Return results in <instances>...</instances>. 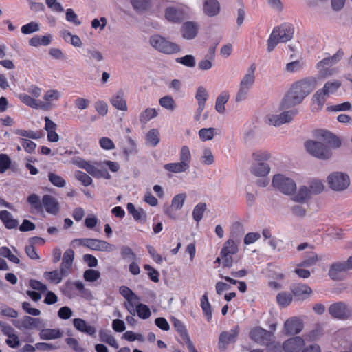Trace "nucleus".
Here are the masks:
<instances>
[{
    "instance_id": "nucleus-1",
    "label": "nucleus",
    "mask_w": 352,
    "mask_h": 352,
    "mask_svg": "<svg viewBox=\"0 0 352 352\" xmlns=\"http://www.w3.org/2000/svg\"><path fill=\"white\" fill-rule=\"evenodd\" d=\"M316 86V80L314 78H306L294 82L283 98L280 107L287 109L300 104Z\"/></svg>"
},
{
    "instance_id": "nucleus-2",
    "label": "nucleus",
    "mask_w": 352,
    "mask_h": 352,
    "mask_svg": "<svg viewBox=\"0 0 352 352\" xmlns=\"http://www.w3.org/2000/svg\"><path fill=\"white\" fill-rule=\"evenodd\" d=\"M294 27L290 23H283L274 28L267 40V51L272 52L279 42H287L293 38Z\"/></svg>"
},
{
    "instance_id": "nucleus-3",
    "label": "nucleus",
    "mask_w": 352,
    "mask_h": 352,
    "mask_svg": "<svg viewBox=\"0 0 352 352\" xmlns=\"http://www.w3.org/2000/svg\"><path fill=\"white\" fill-rule=\"evenodd\" d=\"M255 64L251 65V66L248 69L247 73L241 80L239 89L235 98V101L236 102H242L247 98L248 94L255 81Z\"/></svg>"
},
{
    "instance_id": "nucleus-4",
    "label": "nucleus",
    "mask_w": 352,
    "mask_h": 352,
    "mask_svg": "<svg viewBox=\"0 0 352 352\" xmlns=\"http://www.w3.org/2000/svg\"><path fill=\"white\" fill-rule=\"evenodd\" d=\"M149 43L156 50L164 54H175L179 52L181 50L177 44L166 40L159 34L151 36Z\"/></svg>"
},
{
    "instance_id": "nucleus-5",
    "label": "nucleus",
    "mask_w": 352,
    "mask_h": 352,
    "mask_svg": "<svg viewBox=\"0 0 352 352\" xmlns=\"http://www.w3.org/2000/svg\"><path fill=\"white\" fill-rule=\"evenodd\" d=\"M305 146L310 155L318 159L326 160L332 156L330 148L322 142L308 140L305 142Z\"/></svg>"
},
{
    "instance_id": "nucleus-6",
    "label": "nucleus",
    "mask_w": 352,
    "mask_h": 352,
    "mask_svg": "<svg viewBox=\"0 0 352 352\" xmlns=\"http://www.w3.org/2000/svg\"><path fill=\"white\" fill-rule=\"evenodd\" d=\"M272 186L285 195H291L296 190V184L292 179L283 174H276L273 177Z\"/></svg>"
},
{
    "instance_id": "nucleus-7",
    "label": "nucleus",
    "mask_w": 352,
    "mask_h": 352,
    "mask_svg": "<svg viewBox=\"0 0 352 352\" xmlns=\"http://www.w3.org/2000/svg\"><path fill=\"white\" fill-rule=\"evenodd\" d=\"M327 184L334 191H343L350 185V179L347 174L342 172H333L327 179Z\"/></svg>"
},
{
    "instance_id": "nucleus-8",
    "label": "nucleus",
    "mask_w": 352,
    "mask_h": 352,
    "mask_svg": "<svg viewBox=\"0 0 352 352\" xmlns=\"http://www.w3.org/2000/svg\"><path fill=\"white\" fill-rule=\"evenodd\" d=\"M329 312L333 318L340 320H346L352 318V307L341 301L331 305Z\"/></svg>"
},
{
    "instance_id": "nucleus-9",
    "label": "nucleus",
    "mask_w": 352,
    "mask_h": 352,
    "mask_svg": "<svg viewBox=\"0 0 352 352\" xmlns=\"http://www.w3.org/2000/svg\"><path fill=\"white\" fill-rule=\"evenodd\" d=\"M298 113L297 109L285 111L279 115L269 114L265 117V122L267 124L278 126L283 124L291 122L294 116Z\"/></svg>"
},
{
    "instance_id": "nucleus-10",
    "label": "nucleus",
    "mask_w": 352,
    "mask_h": 352,
    "mask_svg": "<svg viewBox=\"0 0 352 352\" xmlns=\"http://www.w3.org/2000/svg\"><path fill=\"white\" fill-rule=\"evenodd\" d=\"M252 340L258 344L267 346L273 340V333L261 327H256L250 332Z\"/></svg>"
},
{
    "instance_id": "nucleus-11",
    "label": "nucleus",
    "mask_w": 352,
    "mask_h": 352,
    "mask_svg": "<svg viewBox=\"0 0 352 352\" xmlns=\"http://www.w3.org/2000/svg\"><path fill=\"white\" fill-rule=\"evenodd\" d=\"M51 214L56 215L60 211V204L58 200L50 195H45L42 198V207Z\"/></svg>"
},
{
    "instance_id": "nucleus-12",
    "label": "nucleus",
    "mask_w": 352,
    "mask_h": 352,
    "mask_svg": "<svg viewBox=\"0 0 352 352\" xmlns=\"http://www.w3.org/2000/svg\"><path fill=\"white\" fill-rule=\"evenodd\" d=\"M290 290L299 300H304L312 293L311 288L306 284L294 283L290 286Z\"/></svg>"
},
{
    "instance_id": "nucleus-13",
    "label": "nucleus",
    "mask_w": 352,
    "mask_h": 352,
    "mask_svg": "<svg viewBox=\"0 0 352 352\" xmlns=\"http://www.w3.org/2000/svg\"><path fill=\"white\" fill-rule=\"evenodd\" d=\"M348 270L344 261H336L330 265L328 275L333 280H341L343 279L342 273Z\"/></svg>"
},
{
    "instance_id": "nucleus-14",
    "label": "nucleus",
    "mask_w": 352,
    "mask_h": 352,
    "mask_svg": "<svg viewBox=\"0 0 352 352\" xmlns=\"http://www.w3.org/2000/svg\"><path fill=\"white\" fill-rule=\"evenodd\" d=\"M305 345V340L300 336L291 338L283 345L285 352H299Z\"/></svg>"
},
{
    "instance_id": "nucleus-15",
    "label": "nucleus",
    "mask_w": 352,
    "mask_h": 352,
    "mask_svg": "<svg viewBox=\"0 0 352 352\" xmlns=\"http://www.w3.org/2000/svg\"><path fill=\"white\" fill-rule=\"evenodd\" d=\"M284 326L286 333L289 335L297 334L303 329L302 321L296 317L287 320Z\"/></svg>"
},
{
    "instance_id": "nucleus-16",
    "label": "nucleus",
    "mask_w": 352,
    "mask_h": 352,
    "mask_svg": "<svg viewBox=\"0 0 352 352\" xmlns=\"http://www.w3.org/2000/svg\"><path fill=\"white\" fill-rule=\"evenodd\" d=\"M41 323L40 318L25 316L21 320L14 321V325L19 329H31L38 327Z\"/></svg>"
},
{
    "instance_id": "nucleus-17",
    "label": "nucleus",
    "mask_w": 352,
    "mask_h": 352,
    "mask_svg": "<svg viewBox=\"0 0 352 352\" xmlns=\"http://www.w3.org/2000/svg\"><path fill=\"white\" fill-rule=\"evenodd\" d=\"M238 333V326H236V327L229 331H223L219 336V347L225 349L229 343L235 342Z\"/></svg>"
},
{
    "instance_id": "nucleus-18",
    "label": "nucleus",
    "mask_w": 352,
    "mask_h": 352,
    "mask_svg": "<svg viewBox=\"0 0 352 352\" xmlns=\"http://www.w3.org/2000/svg\"><path fill=\"white\" fill-rule=\"evenodd\" d=\"M198 25L192 21L185 22L181 28L182 36L187 40L195 38L198 32Z\"/></svg>"
},
{
    "instance_id": "nucleus-19",
    "label": "nucleus",
    "mask_w": 352,
    "mask_h": 352,
    "mask_svg": "<svg viewBox=\"0 0 352 352\" xmlns=\"http://www.w3.org/2000/svg\"><path fill=\"white\" fill-rule=\"evenodd\" d=\"M344 52L342 49H339L336 53L329 57H327L321 60L317 63V68L321 69L324 66H332L337 64L343 57Z\"/></svg>"
},
{
    "instance_id": "nucleus-20",
    "label": "nucleus",
    "mask_w": 352,
    "mask_h": 352,
    "mask_svg": "<svg viewBox=\"0 0 352 352\" xmlns=\"http://www.w3.org/2000/svg\"><path fill=\"white\" fill-rule=\"evenodd\" d=\"M270 171V167L265 162L254 163L250 168L251 173L256 177H265L269 174Z\"/></svg>"
},
{
    "instance_id": "nucleus-21",
    "label": "nucleus",
    "mask_w": 352,
    "mask_h": 352,
    "mask_svg": "<svg viewBox=\"0 0 352 352\" xmlns=\"http://www.w3.org/2000/svg\"><path fill=\"white\" fill-rule=\"evenodd\" d=\"M73 324L74 327L80 332L89 336H94L96 333L95 328L93 326L87 324L86 321L82 318H74Z\"/></svg>"
},
{
    "instance_id": "nucleus-22",
    "label": "nucleus",
    "mask_w": 352,
    "mask_h": 352,
    "mask_svg": "<svg viewBox=\"0 0 352 352\" xmlns=\"http://www.w3.org/2000/svg\"><path fill=\"white\" fill-rule=\"evenodd\" d=\"M204 10L208 16H216L220 11V4L217 0H206L204 4Z\"/></svg>"
},
{
    "instance_id": "nucleus-23",
    "label": "nucleus",
    "mask_w": 352,
    "mask_h": 352,
    "mask_svg": "<svg viewBox=\"0 0 352 352\" xmlns=\"http://www.w3.org/2000/svg\"><path fill=\"white\" fill-rule=\"evenodd\" d=\"M110 102L118 110L126 111L127 109L126 102L124 98V92L121 90L112 96Z\"/></svg>"
},
{
    "instance_id": "nucleus-24",
    "label": "nucleus",
    "mask_w": 352,
    "mask_h": 352,
    "mask_svg": "<svg viewBox=\"0 0 352 352\" xmlns=\"http://www.w3.org/2000/svg\"><path fill=\"white\" fill-rule=\"evenodd\" d=\"M0 219L8 229L15 228L19 224L18 221L14 219L12 214L8 210H1L0 212Z\"/></svg>"
},
{
    "instance_id": "nucleus-25",
    "label": "nucleus",
    "mask_w": 352,
    "mask_h": 352,
    "mask_svg": "<svg viewBox=\"0 0 352 352\" xmlns=\"http://www.w3.org/2000/svg\"><path fill=\"white\" fill-rule=\"evenodd\" d=\"M318 135L335 148H339L341 146L340 140L328 131L320 130L318 131Z\"/></svg>"
},
{
    "instance_id": "nucleus-26",
    "label": "nucleus",
    "mask_w": 352,
    "mask_h": 352,
    "mask_svg": "<svg viewBox=\"0 0 352 352\" xmlns=\"http://www.w3.org/2000/svg\"><path fill=\"white\" fill-rule=\"evenodd\" d=\"M327 97H328V96L323 92L321 89H318L312 97V102L314 105V109L317 111L321 110L325 104Z\"/></svg>"
},
{
    "instance_id": "nucleus-27",
    "label": "nucleus",
    "mask_w": 352,
    "mask_h": 352,
    "mask_svg": "<svg viewBox=\"0 0 352 352\" xmlns=\"http://www.w3.org/2000/svg\"><path fill=\"white\" fill-rule=\"evenodd\" d=\"M98 241L96 239H76L72 241V245L74 246L75 244L78 245L85 246L92 250H98Z\"/></svg>"
},
{
    "instance_id": "nucleus-28",
    "label": "nucleus",
    "mask_w": 352,
    "mask_h": 352,
    "mask_svg": "<svg viewBox=\"0 0 352 352\" xmlns=\"http://www.w3.org/2000/svg\"><path fill=\"white\" fill-rule=\"evenodd\" d=\"M189 166L184 164V163L179 162H173V163H168L164 165V168L172 173H182L186 172L189 169Z\"/></svg>"
},
{
    "instance_id": "nucleus-29",
    "label": "nucleus",
    "mask_w": 352,
    "mask_h": 352,
    "mask_svg": "<svg viewBox=\"0 0 352 352\" xmlns=\"http://www.w3.org/2000/svg\"><path fill=\"white\" fill-rule=\"evenodd\" d=\"M208 93L205 87L200 86L197 88L195 98L198 102V107H199V111H204L206 102L208 98Z\"/></svg>"
},
{
    "instance_id": "nucleus-30",
    "label": "nucleus",
    "mask_w": 352,
    "mask_h": 352,
    "mask_svg": "<svg viewBox=\"0 0 352 352\" xmlns=\"http://www.w3.org/2000/svg\"><path fill=\"white\" fill-rule=\"evenodd\" d=\"M229 94L227 91H223L216 99L215 109L219 113H224L226 109L225 104L229 100Z\"/></svg>"
},
{
    "instance_id": "nucleus-31",
    "label": "nucleus",
    "mask_w": 352,
    "mask_h": 352,
    "mask_svg": "<svg viewBox=\"0 0 352 352\" xmlns=\"http://www.w3.org/2000/svg\"><path fill=\"white\" fill-rule=\"evenodd\" d=\"M127 210L131 214L135 221H145L146 218V214L142 208L136 209L135 206L129 203L126 206Z\"/></svg>"
},
{
    "instance_id": "nucleus-32",
    "label": "nucleus",
    "mask_w": 352,
    "mask_h": 352,
    "mask_svg": "<svg viewBox=\"0 0 352 352\" xmlns=\"http://www.w3.org/2000/svg\"><path fill=\"white\" fill-rule=\"evenodd\" d=\"M39 335L42 340H52L60 338L63 336V333L59 329H46L41 330Z\"/></svg>"
},
{
    "instance_id": "nucleus-33",
    "label": "nucleus",
    "mask_w": 352,
    "mask_h": 352,
    "mask_svg": "<svg viewBox=\"0 0 352 352\" xmlns=\"http://www.w3.org/2000/svg\"><path fill=\"white\" fill-rule=\"evenodd\" d=\"M171 321L173 322L175 329L177 331L178 333H179L180 336L184 340H186V342H187L188 338H190L188 336L186 327L182 323V322L175 317H173L171 318Z\"/></svg>"
},
{
    "instance_id": "nucleus-34",
    "label": "nucleus",
    "mask_w": 352,
    "mask_h": 352,
    "mask_svg": "<svg viewBox=\"0 0 352 352\" xmlns=\"http://www.w3.org/2000/svg\"><path fill=\"white\" fill-rule=\"evenodd\" d=\"M341 82L338 80L327 81L321 89L329 96L331 94H335L341 87Z\"/></svg>"
},
{
    "instance_id": "nucleus-35",
    "label": "nucleus",
    "mask_w": 352,
    "mask_h": 352,
    "mask_svg": "<svg viewBox=\"0 0 352 352\" xmlns=\"http://www.w3.org/2000/svg\"><path fill=\"white\" fill-rule=\"evenodd\" d=\"M201 307L207 320L210 322L212 319V308L208 301V294L205 293L201 298Z\"/></svg>"
},
{
    "instance_id": "nucleus-36",
    "label": "nucleus",
    "mask_w": 352,
    "mask_h": 352,
    "mask_svg": "<svg viewBox=\"0 0 352 352\" xmlns=\"http://www.w3.org/2000/svg\"><path fill=\"white\" fill-rule=\"evenodd\" d=\"M51 43V36H35L31 38L29 43L31 46L38 47L39 45H48Z\"/></svg>"
},
{
    "instance_id": "nucleus-37",
    "label": "nucleus",
    "mask_w": 352,
    "mask_h": 352,
    "mask_svg": "<svg viewBox=\"0 0 352 352\" xmlns=\"http://www.w3.org/2000/svg\"><path fill=\"white\" fill-rule=\"evenodd\" d=\"M311 192L306 186H300L294 200L296 202H304L311 197Z\"/></svg>"
},
{
    "instance_id": "nucleus-38",
    "label": "nucleus",
    "mask_w": 352,
    "mask_h": 352,
    "mask_svg": "<svg viewBox=\"0 0 352 352\" xmlns=\"http://www.w3.org/2000/svg\"><path fill=\"white\" fill-rule=\"evenodd\" d=\"M157 115L158 113L155 109L147 108L140 114V121L141 123L146 124Z\"/></svg>"
},
{
    "instance_id": "nucleus-39",
    "label": "nucleus",
    "mask_w": 352,
    "mask_h": 352,
    "mask_svg": "<svg viewBox=\"0 0 352 352\" xmlns=\"http://www.w3.org/2000/svg\"><path fill=\"white\" fill-rule=\"evenodd\" d=\"M44 278L51 283H54L58 284L62 281L63 277H65L62 275L61 272H58V270H53L51 272H45L43 274Z\"/></svg>"
},
{
    "instance_id": "nucleus-40",
    "label": "nucleus",
    "mask_w": 352,
    "mask_h": 352,
    "mask_svg": "<svg viewBox=\"0 0 352 352\" xmlns=\"http://www.w3.org/2000/svg\"><path fill=\"white\" fill-rule=\"evenodd\" d=\"M238 251V245L233 239H230L224 243L221 252L228 253V254H235Z\"/></svg>"
},
{
    "instance_id": "nucleus-41",
    "label": "nucleus",
    "mask_w": 352,
    "mask_h": 352,
    "mask_svg": "<svg viewBox=\"0 0 352 352\" xmlns=\"http://www.w3.org/2000/svg\"><path fill=\"white\" fill-rule=\"evenodd\" d=\"M292 295L288 292H280L276 296L277 302L282 307L288 306L292 302Z\"/></svg>"
},
{
    "instance_id": "nucleus-42",
    "label": "nucleus",
    "mask_w": 352,
    "mask_h": 352,
    "mask_svg": "<svg viewBox=\"0 0 352 352\" xmlns=\"http://www.w3.org/2000/svg\"><path fill=\"white\" fill-rule=\"evenodd\" d=\"M102 168L103 162L89 163L86 171L94 177L100 178V174Z\"/></svg>"
},
{
    "instance_id": "nucleus-43",
    "label": "nucleus",
    "mask_w": 352,
    "mask_h": 352,
    "mask_svg": "<svg viewBox=\"0 0 352 352\" xmlns=\"http://www.w3.org/2000/svg\"><path fill=\"white\" fill-rule=\"evenodd\" d=\"M140 298L136 294L128 299L124 302V307L127 311L133 316L135 315V309L137 305L139 304Z\"/></svg>"
},
{
    "instance_id": "nucleus-44",
    "label": "nucleus",
    "mask_w": 352,
    "mask_h": 352,
    "mask_svg": "<svg viewBox=\"0 0 352 352\" xmlns=\"http://www.w3.org/2000/svg\"><path fill=\"white\" fill-rule=\"evenodd\" d=\"M165 16L166 18L170 21L178 22L181 20L182 13L178 10L172 7H169L166 10Z\"/></svg>"
},
{
    "instance_id": "nucleus-45",
    "label": "nucleus",
    "mask_w": 352,
    "mask_h": 352,
    "mask_svg": "<svg viewBox=\"0 0 352 352\" xmlns=\"http://www.w3.org/2000/svg\"><path fill=\"white\" fill-rule=\"evenodd\" d=\"M191 153L188 146H183L181 148L179 152V162L184 163V164L190 167L191 162Z\"/></svg>"
},
{
    "instance_id": "nucleus-46",
    "label": "nucleus",
    "mask_w": 352,
    "mask_h": 352,
    "mask_svg": "<svg viewBox=\"0 0 352 352\" xmlns=\"http://www.w3.org/2000/svg\"><path fill=\"white\" fill-rule=\"evenodd\" d=\"M135 313L139 318L144 320L148 318L151 315L149 307L146 305L142 303L137 305Z\"/></svg>"
},
{
    "instance_id": "nucleus-47",
    "label": "nucleus",
    "mask_w": 352,
    "mask_h": 352,
    "mask_svg": "<svg viewBox=\"0 0 352 352\" xmlns=\"http://www.w3.org/2000/svg\"><path fill=\"white\" fill-rule=\"evenodd\" d=\"M146 141L152 146H156L160 142V132L157 129L150 130L146 135Z\"/></svg>"
},
{
    "instance_id": "nucleus-48",
    "label": "nucleus",
    "mask_w": 352,
    "mask_h": 352,
    "mask_svg": "<svg viewBox=\"0 0 352 352\" xmlns=\"http://www.w3.org/2000/svg\"><path fill=\"white\" fill-rule=\"evenodd\" d=\"M206 210V204L204 203L198 204L193 210L192 216L195 221L199 222Z\"/></svg>"
},
{
    "instance_id": "nucleus-49",
    "label": "nucleus",
    "mask_w": 352,
    "mask_h": 352,
    "mask_svg": "<svg viewBox=\"0 0 352 352\" xmlns=\"http://www.w3.org/2000/svg\"><path fill=\"white\" fill-rule=\"evenodd\" d=\"M133 8L138 12H143L147 10L150 6V0H131Z\"/></svg>"
},
{
    "instance_id": "nucleus-50",
    "label": "nucleus",
    "mask_w": 352,
    "mask_h": 352,
    "mask_svg": "<svg viewBox=\"0 0 352 352\" xmlns=\"http://www.w3.org/2000/svg\"><path fill=\"white\" fill-rule=\"evenodd\" d=\"M74 176L76 179L80 182L81 184L85 186H88L92 184L93 180L91 177L82 171L76 170L75 172Z\"/></svg>"
},
{
    "instance_id": "nucleus-51",
    "label": "nucleus",
    "mask_w": 352,
    "mask_h": 352,
    "mask_svg": "<svg viewBox=\"0 0 352 352\" xmlns=\"http://www.w3.org/2000/svg\"><path fill=\"white\" fill-rule=\"evenodd\" d=\"M120 254L124 260L135 261L136 260V254L133 250L126 245H123L120 248Z\"/></svg>"
},
{
    "instance_id": "nucleus-52",
    "label": "nucleus",
    "mask_w": 352,
    "mask_h": 352,
    "mask_svg": "<svg viewBox=\"0 0 352 352\" xmlns=\"http://www.w3.org/2000/svg\"><path fill=\"white\" fill-rule=\"evenodd\" d=\"M309 190L311 194L317 195L324 190V185L322 181L314 179L309 183Z\"/></svg>"
},
{
    "instance_id": "nucleus-53",
    "label": "nucleus",
    "mask_w": 352,
    "mask_h": 352,
    "mask_svg": "<svg viewBox=\"0 0 352 352\" xmlns=\"http://www.w3.org/2000/svg\"><path fill=\"white\" fill-rule=\"evenodd\" d=\"M214 131L215 129L214 128H203L200 129L199 131L200 139L204 142L212 140L214 136Z\"/></svg>"
},
{
    "instance_id": "nucleus-54",
    "label": "nucleus",
    "mask_w": 352,
    "mask_h": 352,
    "mask_svg": "<svg viewBox=\"0 0 352 352\" xmlns=\"http://www.w3.org/2000/svg\"><path fill=\"white\" fill-rule=\"evenodd\" d=\"M176 62L188 67H194L196 65V60L194 56L188 54L183 57L177 58Z\"/></svg>"
},
{
    "instance_id": "nucleus-55",
    "label": "nucleus",
    "mask_w": 352,
    "mask_h": 352,
    "mask_svg": "<svg viewBox=\"0 0 352 352\" xmlns=\"http://www.w3.org/2000/svg\"><path fill=\"white\" fill-rule=\"evenodd\" d=\"M48 179L50 182L55 186L63 188L66 185V181L60 176L54 173L48 174Z\"/></svg>"
},
{
    "instance_id": "nucleus-56",
    "label": "nucleus",
    "mask_w": 352,
    "mask_h": 352,
    "mask_svg": "<svg viewBox=\"0 0 352 352\" xmlns=\"http://www.w3.org/2000/svg\"><path fill=\"white\" fill-rule=\"evenodd\" d=\"M27 201L36 210L41 211L42 210V200L41 201L40 197L36 194L29 195Z\"/></svg>"
},
{
    "instance_id": "nucleus-57",
    "label": "nucleus",
    "mask_w": 352,
    "mask_h": 352,
    "mask_svg": "<svg viewBox=\"0 0 352 352\" xmlns=\"http://www.w3.org/2000/svg\"><path fill=\"white\" fill-rule=\"evenodd\" d=\"M159 102L162 107L168 110L173 111L175 108L174 100L170 96H165L161 98L159 100Z\"/></svg>"
},
{
    "instance_id": "nucleus-58",
    "label": "nucleus",
    "mask_w": 352,
    "mask_h": 352,
    "mask_svg": "<svg viewBox=\"0 0 352 352\" xmlns=\"http://www.w3.org/2000/svg\"><path fill=\"white\" fill-rule=\"evenodd\" d=\"M40 30V25L38 23L32 21L21 27V32L24 34H30L38 32Z\"/></svg>"
},
{
    "instance_id": "nucleus-59",
    "label": "nucleus",
    "mask_w": 352,
    "mask_h": 352,
    "mask_svg": "<svg viewBox=\"0 0 352 352\" xmlns=\"http://www.w3.org/2000/svg\"><path fill=\"white\" fill-rule=\"evenodd\" d=\"M319 260V257L316 253L311 252L305 259L300 263L298 267H311L314 265Z\"/></svg>"
},
{
    "instance_id": "nucleus-60",
    "label": "nucleus",
    "mask_w": 352,
    "mask_h": 352,
    "mask_svg": "<svg viewBox=\"0 0 352 352\" xmlns=\"http://www.w3.org/2000/svg\"><path fill=\"white\" fill-rule=\"evenodd\" d=\"M186 197V196L184 193L175 195L172 199V208L176 210L182 209L185 201Z\"/></svg>"
},
{
    "instance_id": "nucleus-61",
    "label": "nucleus",
    "mask_w": 352,
    "mask_h": 352,
    "mask_svg": "<svg viewBox=\"0 0 352 352\" xmlns=\"http://www.w3.org/2000/svg\"><path fill=\"white\" fill-rule=\"evenodd\" d=\"M19 98L22 102L32 108L38 107L37 100L26 94H19Z\"/></svg>"
},
{
    "instance_id": "nucleus-62",
    "label": "nucleus",
    "mask_w": 352,
    "mask_h": 352,
    "mask_svg": "<svg viewBox=\"0 0 352 352\" xmlns=\"http://www.w3.org/2000/svg\"><path fill=\"white\" fill-rule=\"evenodd\" d=\"M83 277L86 281L94 282L100 277V273L98 270L89 269L84 272Z\"/></svg>"
},
{
    "instance_id": "nucleus-63",
    "label": "nucleus",
    "mask_w": 352,
    "mask_h": 352,
    "mask_svg": "<svg viewBox=\"0 0 352 352\" xmlns=\"http://www.w3.org/2000/svg\"><path fill=\"white\" fill-rule=\"evenodd\" d=\"M0 254L7 258L10 261L14 263H19V258L11 252V250L7 247H2L0 249Z\"/></svg>"
},
{
    "instance_id": "nucleus-64",
    "label": "nucleus",
    "mask_w": 352,
    "mask_h": 352,
    "mask_svg": "<svg viewBox=\"0 0 352 352\" xmlns=\"http://www.w3.org/2000/svg\"><path fill=\"white\" fill-rule=\"evenodd\" d=\"M304 67V63L300 60L290 62L286 65L285 69L287 72L294 73L301 70Z\"/></svg>"
}]
</instances>
